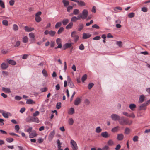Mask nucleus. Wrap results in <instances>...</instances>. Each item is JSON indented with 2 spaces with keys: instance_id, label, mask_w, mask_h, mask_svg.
Masks as SVG:
<instances>
[{
  "instance_id": "nucleus-33",
  "label": "nucleus",
  "mask_w": 150,
  "mask_h": 150,
  "mask_svg": "<svg viewBox=\"0 0 150 150\" xmlns=\"http://www.w3.org/2000/svg\"><path fill=\"white\" fill-rule=\"evenodd\" d=\"M102 131V129L100 127H98L96 129V132L97 133H99Z\"/></svg>"
},
{
  "instance_id": "nucleus-32",
  "label": "nucleus",
  "mask_w": 150,
  "mask_h": 150,
  "mask_svg": "<svg viewBox=\"0 0 150 150\" xmlns=\"http://www.w3.org/2000/svg\"><path fill=\"white\" fill-rule=\"evenodd\" d=\"M8 62L9 64L12 65H14L16 64V62L13 60H9L8 61Z\"/></svg>"
},
{
  "instance_id": "nucleus-51",
  "label": "nucleus",
  "mask_w": 150,
  "mask_h": 150,
  "mask_svg": "<svg viewBox=\"0 0 150 150\" xmlns=\"http://www.w3.org/2000/svg\"><path fill=\"white\" fill-rule=\"evenodd\" d=\"M22 97L18 96H16L15 97V99L17 100H19L22 99Z\"/></svg>"
},
{
  "instance_id": "nucleus-61",
  "label": "nucleus",
  "mask_w": 150,
  "mask_h": 150,
  "mask_svg": "<svg viewBox=\"0 0 150 150\" xmlns=\"http://www.w3.org/2000/svg\"><path fill=\"white\" fill-rule=\"evenodd\" d=\"M141 10L142 11L145 12L147 11V8L146 7H142L141 8Z\"/></svg>"
},
{
  "instance_id": "nucleus-30",
  "label": "nucleus",
  "mask_w": 150,
  "mask_h": 150,
  "mask_svg": "<svg viewBox=\"0 0 150 150\" xmlns=\"http://www.w3.org/2000/svg\"><path fill=\"white\" fill-rule=\"evenodd\" d=\"M13 29L14 31H17L18 29V27L16 24H14L13 25Z\"/></svg>"
},
{
  "instance_id": "nucleus-60",
  "label": "nucleus",
  "mask_w": 150,
  "mask_h": 150,
  "mask_svg": "<svg viewBox=\"0 0 150 150\" xmlns=\"http://www.w3.org/2000/svg\"><path fill=\"white\" fill-rule=\"evenodd\" d=\"M114 10H116V9H117V10H119L120 11H121L122 10V8L120 6H117L113 8Z\"/></svg>"
},
{
  "instance_id": "nucleus-4",
  "label": "nucleus",
  "mask_w": 150,
  "mask_h": 150,
  "mask_svg": "<svg viewBox=\"0 0 150 150\" xmlns=\"http://www.w3.org/2000/svg\"><path fill=\"white\" fill-rule=\"evenodd\" d=\"M70 144L72 149H78L76 142L74 140L71 139L70 141Z\"/></svg>"
},
{
  "instance_id": "nucleus-34",
  "label": "nucleus",
  "mask_w": 150,
  "mask_h": 150,
  "mask_svg": "<svg viewBox=\"0 0 150 150\" xmlns=\"http://www.w3.org/2000/svg\"><path fill=\"white\" fill-rule=\"evenodd\" d=\"M130 132V129L129 128H125V133L126 134H128Z\"/></svg>"
},
{
  "instance_id": "nucleus-14",
  "label": "nucleus",
  "mask_w": 150,
  "mask_h": 150,
  "mask_svg": "<svg viewBox=\"0 0 150 150\" xmlns=\"http://www.w3.org/2000/svg\"><path fill=\"white\" fill-rule=\"evenodd\" d=\"M1 68L3 69H5L7 68L8 67V64L4 63H2L1 65Z\"/></svg>"
},
{
  "instance_id": "nucleus-50",
  "label": "nucleus",
  "mask_w": 150,
  "mask_h": 150,
  "mask_svg": "<svg viewBox=\"0 0 150 150\" xmlns=\"http://www.w3.org/2000/svg\"><path fill=\"white\" fill-rule=\"evenodd\" d=\"M116 44L120 47H121L122 46V42L120 41H117Z\"/></svg>"
},
{
  "instance_id": "nucleus-5",
  "label": "nucleus",
  "mask_w": 150,
  "mask_h": 150,
  "mask_svg": "<svg viewBox=\"0 0 150 150\" xmlns=\"http://www.w3.org/2000/svg\"><path fill=\"white\" fill-rule=\"evenodd\" d=\"M56 42L58 45L57 47H55V49L61 48L62 47L61 39L59 38H57L56 40Z\"/></svg>"
},
{
  "instance_id": "nucleus-43",
  "label": "nucleus",
  "mask_w": 150,
  "mask_h": 150,
  "mask_svg": "<svg viewBox=\"0 0 150 150\" xmlns=\"http://www.w3.org/2000/svg\"><path fill=\"white\" fill-rule=\"evenodd\" d=\"M87 78V75L85 74L81 78V80L82 82H83Z\"/></svg>"
},
{
  "instance_id": "nucleus-38",
  "label": "nucleus",
  "mask_w": 150,
  "mask_h": 150,
  "mask_svg": "<svg viewBox=\"0 0 150 150\" xmlns=\"http://www.w3.org/2000/svg\"><path fill=\"white\" fill-rule=\"evenodd\" d=\"M42 72L44 76L45 77H47L48 76L47 73L45 69H43Z\"/></svg>"
},
{
  "instance_id": "nucleus-49",
  "label": "nucleus",
  "mask_w": 150,
  "mask_h": 150,
  "mask_svg": "<svg viewBox=\"0 0 150 150\" xmlns=\"http://www.w3.org/2000/svg\"><path fill=\"white\" fill-rule=\"evenodd\" d=\"M68 85L71 88H74V85L72 82H70L68 83Z\"/></svg>"
},
{
  "instance_id": "nucleus-7",
  "label": "nucleus",
  "mask_w": 150,
  "mask_h": 150,
  "mask_svg": "<svg viewBox=\"0 0 150 150\" xmlns=\"http://www.w3.org/2000/svg\"><path fill=\"white\" fill-rule=\"evenodd\" d=\"M81 97H77L75 100L74 104L76 105H78L81 103Z\"/></svg>"
},
{
  "instance_id": "nucleus-46",
  "label": "nucleus",
  "mask_w": 150,
  "mask_h": 150,
  "mask_svg": "<svg viewBox=\"0 0 150 150\" xmlns=\"http://www.w3.org/2000/svg\"><path fill=\"white\" fill-rule=\"evenodd\" d=\"M6 140L8 142L11 143L13 141V139L11 138H8L6 139Z\"/></svg>"
},
{
  "instance_id": "nucleus-40",
  "label": "nucleus",
  "mask_w": 150,
  "mask_h": 150,
  "mask_svg": "<svg viewBox=\"0 0 150 150\" xmlns=\"http://www.w3.org/2000/svg\"><path fill=\"white\" fill-rule=\"evenodd\" d=\"M62 25V23L61 22H57L55 25V28H57L60 27Z\"/></svg>"
},
{
  "instance_id": "nucleus-48",
  "label": "nucleus",
  "mask_w": 150,
  "mask_h": 150,
  "mask_svg": "<svg viewBox=\"0 0 150 150\" xmlns=\"http://www.w3.org/2000/svg\"><path fill=\"white\" fill-rule=\"evenodd\" d=\"M103 150H109V147L108 145H106L102 148Z\"/></svg>"
},
{
  "instance_id": "nucleus-29",
  "label": "nucleus",
  "mask_w": 150,
  "mask_h": 150,
  "mask_svg": "<svg viewBox=\"0 0 150 150\" xmlns=\"http://www.w3.org/2000/svg\"><path fill=\"white\" fill-rule=\"evenodd\" d=\"M73 25V23L72 22H70L66 26V28L67 29H69L72 28Z\"/></svg>"
},
{
  "instance_id": "nucleus-52",
  "label": "nucleus",
  "mask_w": 150,
  "mask_h": 150,
  "mask_svg": "<svg viewBox=\"0 0 150 150\" xmlns=\"http://www.w3.org/2000/svg\"><path fill=\"white\" fill-rule=\"evenodd\" d=\"M40 90L42 92H43L46 91L47 90V88L46 87H45L41 88Z\"/></svg>"
},
{
  "instance_id": "nucleus-55",
  "label": "nucleus",
  "mask_w": 150,
  "mask_h": 150,
  "mask_svg": "<svg viewBox=\"0 0 150 150\" xmlns=\"http://www.w3.org/2000/svg\"><path fill=\"white\" fill-rule=\"evenodd\" d=\"M138 137L136 136H134L133 138V140L134 142H137L138 141Z\"/></svg>"
},
{
  "instance_id": "nucleus-62",
  "label": "nucleus",
  "mask_w": 150,
  "mask_h": 150,
  "mask_svg": "<svg viewBox=\"0 0 150 150\" xmlns=\"http://www.w3.org/2000/svg\"><path fill=\"white\" fill-rule=\"evenodd\" d=\"M4 121V120L3 119L0 118V125L3 126L4 125V123L3 122Z\"/></svg>"
},
{
  "instance_id": "nucleus-16",
  "label": "nucleus",
  "mask_w": 150,
  "mask_h": 150,
  "mask_svg": "<svg viewBox=\"0 0 150 150\" xmlns=\"http://www.w3.org/2000/svg\"><path fill=\"white\" fill-rule=\"evenodd\" d=\"M145 98V96L144 95H141L140 96L139 99V103H142L144 100Z\"/></svg>"
},
{
  "instance_id": "nucleus-11",
  "label": "nucleus",
  "mask_w": 150,
  "mask_h": 150,
  "mask_svg": "<svg viewBox=\"0 0 150 150\" xmlns=\"http://www.w3.org/2000/svg\"><path fill=\"white\" fill-rule=\"evenodd\" d=\"M101 136L104 138H107L109 137L110 135L108 134L107 132L105 131L101 133Z\"/></svg>"
},
{
  "instance_id": "nucleus-10",
  "label": "nucleus",
  "mask_w": 150,
  "mask_h": 150,
  "mask_svg": "<svg viewBox=\"0 0 150 150\" xmlns=\"http://www.w3.org/2000/svg\"><path fill=\"white\" fill-rule=\"evenodd\" d=\"M37 135V134L35 130L29 134V137L30 138H33Z\"/></svg>"
},
{
  "instance_id": "nucleus-1",
  "label": "nucleus",
  "mask_w": 150,
  "mask_h": 150,
  "mask_svg": "<svg viewBox=\"0 0 150 150\" xmlns=\"http://www.w3.org/2000/svg\"><path fill=\"white\" fill-rule=\"evenodd\" d=\"M119 124L122 125H130L132 124V121H130L128 119H125L124 117H122L120 118L119 120Z\"/></svg>"
},
{
  "instance_id": "nucleus-63",
  "label": "nucleus",
  "mask_w": 150,
  "mask_h": 150,
  "mask_svg": "<svg viewBox=\"0 0 150 150\" xmlns=\"http://www.w3.org/2000/svg\"><path fill=\"white\" fill-rule=\"evenodd\" d=\"M25 108L23 107L21 109L20 112L21 113H23L25 112Z\"/></svg>"
},
{
  "instance_id": "nucleus-8",
  "label": "nucleus",
  "mask_w": 150,
  "mask_h": 150,
  "mask_svg": "<svg viewBox=\"0 0 150 150\" xmlns=\"http://www.w3.org/2000/svg\"><path fill=\"white\" fill-rule=\"evenodd\" d=\"M111 118L112 120L114 121L118 120L119 121L120 119V116L116 114H112L111 115Z\"/></svg>"
},
{
  "instance_id": "nucleus-42",
  "label": "nucleus",
  "mask_w": 150,
  "mask_h": 150,
  "mask_svg": "<svg viewBox=\"0 0 150 150\" xmlns=\"http://www.w3.org/2000/svg\"><path fill=\"white\" fill-rule=\"evenodd\" d=\"M79 13V10L78 9H74L73 11V13L74 15H76Z\"/></svg>"
},
{
  "instance_id": "nucleus-6",
  "label": "nucleus",
  "mask_w": 150,
  "mask_h": 150,
  "mask_svg": "<svg viewBox=\"0 0 150 150\" xmlns=\"http://www.w3.org/2000/svg\"><path fill=\"white\" fill-rule=\"evenodd\" d=\"M73 44V43L69 42L65 44L63 46V50H64L68 48H70Z\"/></svg>"
},
{
  "instance_id": "nucleus-44",
  "label": "nucleus",
  "mask_w": 150,
  "mask_h": 150,
  "mask_svg": "<svg viewBox=\"0 0 150 150\" xmlns=\"http://www.w3.org/2000/svg\"><path fill=\"white\" fill-rule=\"evenodd\" d=\"M135 16V14L133 12L129 13L128 15V17L129 18L134 17Z\"/></svg>"
},
{
  "instance_id": "nucleus-17",
  "label": "nucleus",
  "mask_w": 150,
  "mask_h": 150,
  "mask_svg": "<svg viewBox=\"0 0 150 150\" xmlns=\"http://www.w3.org/2000/svg\"><path fill=\"white\" fill-rule=\"evenodd\" d=\"M1 113H2V115L5 118H8V113L4 112V111L2 110V112Z\"/></svg>"
},
{
  "instance_id": "nucleus-23",
  "label": "nucleus",
  "mask_w": 150,
  "mask_h": 150,
  "mask_svg": "<svg viewBox=\"0 0 150 150\" xmlns=\"http://www.w3.org/2000/svg\"><path fill=\"white\" fill-rule=\"evenodd\" d=\"M2 90L4 92L7 93H9L11 92L10 89L9 88H3Z\"/></svg>"
},
{
  "instance_id": "nucleus-39",
  "label": "nucleus",
  "mask_w": 150,
  "mask_h": 150,
  "mask_svg": "<svg viewBox=\"0 0 150 150\" xmlns=\"http://www.w3.org/2000/svg\"><path fill=\"white\" fill-rule=\"evenodd\" d=\"M68 123L70 125H72L74 123V120L72 118H69L68 120Z\"/></svg>"
},
{
  "instance_id": "nucleus-56",
  "label": "nucleus",
  "mask_w": 150,
  "mask_h": 150,
  "mask_svg": "<svg viewBox=\"0 0 150 150\" xmlns=\"http://www.w3.org/2000/svg\"><path fill=\"white\" fill-rule=\"evenodd\" d=\"M83 27V24L80 25L79 26V28L78 29V30L81 31V30Z\"/></svg>"
},
{
  "instance_id": "nucleus-27",
  "label": "nucleus",
  "mask_w": 150,
  "mask_h": 150,
  "mask_svg": "<svg viewBox=\"0 0 150 150\" xmlns=\"http://www.w3.org/2000/svg\"><path fill=\"white\" fill-rule=\"evenodd\" d=\"M68 114L69 115H72L74 113V110L73 108H71L69 111H68Z\"/></svg>"
},
{
  "instance_id": "nucleus-31",
  "label": "nucleus",
  "mask_w": 150,
  "mask_h": 150,
  "mask_svg": "<svg viewBox=\"0 0 150 150\" xmlns=\"http://www.w3.org/2000/svg\"><path fill=\"white\" fill-rule=\"evenodd\" d=\"M90 36V35H88L84 33L83 34V39H86L89 38Z\"/></svg>"
},
{
  "instance_id": "nucleus-59",
  "label": "nucleus",
  "mask_w": 150,
  "mask_h": 150,
  "mask_svg": "<svg viewBox=\"0 0 150 150\" xmlns=\"http://www.w3.org/2000/svg\"><path fill=\"white\" fill-rule=\"evenodd\" d=\"M32 128L31 127H30L28 129L25 130L26 132L30 134L32 131Z\"/></svg>"
},
{
  "instance_id": "nucleus-54",
  "label": "nucleus",
  "mask_w": 150,
  "mask_h": 150,
  "mask_svg": "<svg viewBox=\"0 0 150 150\" xmlns=\"http://www.w3.org/2000/svg\"><path fill=\"white\" fill-rule=\"evenodd\" d=\"M84 103L86 105H88L90 103V101L88 99H86L84 100Z\"/></svg>"
},
{
  "instance_id": "nucleus-64",
  "label": "nucleus",
  "mask_w": 150,
  "mask_h": 150,
  "mask_svg": "<svg viewBox=\"0 0 150 150\" xmlns=\"http://www.w3.org/2000/svg\"><path fill=\"white\" fill-rule=\"evenodd\" d=\"M101 38L100 37V36H96L93 38V40H98L100 39Z\"/></svg>"
},
{
  "instance_id": "nucleus-28",
  "label": "nucleus",
  "mask_w": 150,
  "mask_h": 150,
  "mask_svg": "<svg viewBox=\"0 0 150 150\" xmlns=\"http://www.w3.org/2000/svg\"><path fill=\"white\" fill-rule=\"evenodd\" d=\"M32 116H28L26 118L25 120L27 122L30 123L32 122Z\"/></svg>"
},
{
  "instance_id": "nucleus-37",
  "label": "nucleus",
  "mask_w": 150,
  "mask_h": 150,
  "mask_svg": "<svg viewBox=\"0 0 150 150\" xmlns=\"http://www.w3.org/2000/svg\"><path fill=\"white\" fill-rule=\"evenodd\" d=\"M56 33V32L54 31L51 30L49 31V35L52 37L54 36Z\"/></svg>"
},
{
  "instance_id": "nucleus-41",
  "label": "nucleus",
  "mask_w": 150,
  "mask_h": 150,
  "mask_svg": "<svg viewBox=\"0 0 150 150\" xmlns=\"http://www.w3.org/2000/svg\"><path fill=\"white\" fill-rule=\"evenodd\" d=\"M64 28L63 27L60 28L58 30L57 33L59 34H61L64 30Z\"/></svg>"
},
{
  "instance_id": "nucleus-21",
  "label": "nucleus",
  "mask_w": 150,
  "mask_h": 150,
  "mask_svg": "<svg viewBox=\"0 0 150 150\" xmlns=\"http://www.w3.org/2000/svg\"><path fill=\"white\" fill-rule=\"evenodd\" d=\"M26 103L28 104H33L35 103L34 101L30 99L27 100Z\"/></svg>"
},
{
  "instance_id": "nucleus-57",
  "label": "nucleus",
  "mask_w": 150,
  "mask_h": 150,
  "mask_svg": "<svg viewBox=\"0 0 150 150\" xmlns=\"http://www.w3.org/2000/svg\"><path fill=\"white\" fill-rule=\"evenodd\" d=\"M93 84L92 83H89L88 85V88L89 89H90L93 86Z\"/></svg>"
},
{
  "instance_id": "nucleus-3",
  "label": "nucleus",
  "mask_w": 150,
  "mask_h": 150,
  "mask_svg": "<svg viewBox=\"0 0 150 150\" xmlns=\"http://www.w3.org/2000/svg\"><path fill=\"white\" fill-rule=\"evenodd\" d=\"M71 37L74 39V42H76L79 39V37L78 35H77L76 32L74 31L72 32L71 34Z\"/></svg>"
},
{
  "instance_id": "nucleus-12",
  "label": "nucleus",
  "mask_w": 150,
  "mask_h": 150,
  "mask_svg": "<svg viewBox=\"0 0 150 150\" xmlns=\"http://www.w3.org/2000/svg\"><path fill=\"white\" fill-rule=\"evenodd\" d=\"M124 137V135L122 134H119L117 135V139L118 140L121 141L123 139Z\"/></svg>"
},
{
  "instance_id": "nucleus-47",
  "label": "nucleus",
  "mask_w": 150,
  "mask_h": 150,
  "mask_svg": "<svg viewBox=\"0 0 150 150\" xmlns=\"http://www.w3.org/2000/svg\"><path fill=\"white\" fill-rule=\"evenodd\" d=\"M61 103L60 102L57 103L56 105V108L57 109H59L61 107Z\"/></svg>"
},
{
  "instance_id": "nucleus-45",
  "label": "nucleus",
  "mask_w": 150,
  "mask_h": 150,
  "mask_svg": "<svg viewBox=\"0 0 150 150\" xmlns=\"http://www.w3.org/2000/svg\"><path fill=\"white\" fill-rule=\"evenodd\" d=\"M73 6H68L67 8V11L69 12H70V10H71L73 9Z\"/></svg>"
},
{
  "instance_id": "nucleus-9",
  "label": "nucleus",
  "mask_w": 150,
  "mask_h": 150,
  "mask_svg": "<svg viewBox=\"0 0 150 150\" xmlns=\"http://www.w3.org/2000/svg\"><path fill=\"white\" fill-rule=\"evenodd\" d=\"M55 132L54 130L50 133L48 137V140L49 141L51 142L52 141L55 135Z\"/></svg>"
},
{
  "instance_id": "nucleus-36",
  "label": "nucleus",
  "mask_w": 150,
  "mask_h": 150,
  "mask_svg": "<svg viewBox=\"0 0 150 150\" xmlns=\"http://www.w3.org/2000/svg\"><path fill=\"white\" fill-rule=\"evenodd\" d=\"M2 24L6 26H8V22L7 20H3L2 22Z\"/></svg>"
},
{
  "instance_id": "nucleus-13",
  "label": "nucleus",
  "mask_w": 150,
  "mask_h": 150,
  "mask_svg": "<svg viewBox=\"0 0 150 150\" xmlns=\"http://www.w3.org/2000/svg\"><path fill=\"white\" fill-rule=\"evenodd\" d=\"M24 28L25 31L27 32L32 31L34 30V28L29 27L27 26H25Z\"/></svg>"
},
{
  "instance_id": "nucleus-53",
  "label": "nucleus",
  "mask_w": 150,
  "mask_h": 150,
  "mask_svg": "<svg viewBox=\"0 0 150 150\" xmlns=\"http://www.w3.org/2000/svg\"><path fill=\"white\" fill-rule=\"evenodd\" d=\"M79 49L81 50H83L84 49V47L83 45L81 44L79 47Z\"/></svg>"
},
{
  "instance_id": "nucleus-26",
  "label": "nucleus",
  "mask_w": 150,
  "mask_h": 150,
  "mask_svg": "<svg viewBox=\"0 0 150 150\" xmlns=\"http://www.w3.org/2000/svg\"><path fill=\"white\" fill-rule=\"evenodd\" d=\"M62 2L64 4V6L65 7H67L69 4V2L66 0H63Z\"/></svg>"
},
{
  "instance_id": "nucleus-24",
  "label": "nucleus",
  "mask_w": 150,
  "mask_h": 150,
  "mask_svg": "<svg viewBox=\"0 0 150 150\" xmlns=\"http://www.w3.org/2000/svg\"><path fill=\"white\" fill-rule=\"evenodd\" d=\"M28 38L27 36H24L22 38V41L24 43H26L28 41Z\"/></svg>"
},
{
  "instance_id": "nucleus-58",
  "label": "nucleus",
  "mask_w": 150,
  "mask_h": 150,
  "mask_svg": "<svg viewBox=\"0 0 150 150\" xmlns=\"http://www.w3.org/2000/svg\"><path fill=\"white\" fill-rule=\"evenodd\" d=\"M20 44V42L19 41H17L16 42V43L15 45H14V47H17L19 46Z\"/></svg>"
},
{
  "instance_id": "nucleus-20",
  "label": "nucleus",
  "mask_w": 150,
  "mask_h": 150,
  "mask_svg": "<svg viewBox=\"0 0 150 150\" xmlns=\"http://www.w3.org/2000/svg\"><path fill=\"white\" fill-rule=\"evenodd\" d=\"M119 127L118 126L115 127L113 128H112L111 131L113 132H117L119 130Z\"/></svg>"
},
{
  "instance_id": "nucleus-35",
  "label": "nucleus",
  "mask_w": 150,
  "mask_h": 150,
  "mask_svg": "<svg viewBox=\"0 0 150 150\" xmlns=\"http://www.w3.org/2000/svg\"><path fill=\"white\" fill-rule=\"evenodd\" d=\"M35 19L36 21L38 23L40 22L42 20L40 16H35Z\"/></svg>"
},
{
  "instance_id": "nucleus-15",
  "label": "nucleus",
  "mask_w": 150,
  "mask_h": 150,
  "mask_svg": "<svg viewBox=\"0 0 150 150\" xmlns=\"http://www.w3.org/2000/svg\"><path fill=\"white\" fill-rule=\"evenodd\" d=\"M29 37L31 38V40L34 41L35 40V36L34 33H29Z\"/></svg>"
},
{
  "instance_id": "nucleus-25",
  "label": "nucleus",
  "mask_w": 150,
  "mask_h": 150,
  "mask_svg": "<svg viewBox=\"0 0 150 150\" xmlns=\"http://www.w3.org/2000/svg\"><path fill=\"white\" fill-rule=\"evenodd\" d=\"M69 20L68 19H64L62 21V23L63 25H66L69 22Z\"/></svg>"
},
{
  "instance_id": "nucleus-18",
  "label": "nucleus",
  "mask_w": 150,
  "mask_h": 150,
  "mask_svg": "<svg viewBox=\"0 0 150 150\" xmlns=\"http://www.w3.org/2000/svg\"><path fill=\"white\" fill-rule=\"evenodd\" d=\"M108 145L109 146H112L114 145V142L112 139H109L107 142Z\"/></svg>"
},
{
  "instance_id": "nucleus-2",
  "label": "nucleus",
  "mask_w": 150,
  "mask_h": 150,
  "mask_svg": "<svg viewBox=\"0 0 150 150\" xmlns=\"http://www.w3.org/2000/svg\"><path fill=\"white\" fill-rule=\"evenodd\" d=\"M88 15V11L86 9H84L82 13L79 15V18L84 19L86 18Z\"/></svg>"
},
{
  "instance_id": "nucleus-19",
  "label": "nucleus",
  "mask_w": 150,
  "mask_h": 150,
  "mask_svg": "<svg viewBox=\"0 0 150 150\" xmlns=\"http://www.w3.org/2000/svg\"><path fill=\"white\" fill-rule=\"evenodd\" d=\"M136 106L134 104H131L129 105V108L132 110L134 111L136 108Z\"/></svg>"
},
{
  "instance_id": "nucleus-22",
  "label": "nucleus",
  "mask_w": 150,
  "mask_h": 150,
  "mask_svg": "<svg viewBox=\"0 0 150 150\" xmlns=\"http://www.w3.org/2000/svg\"><path fill=\"white\" fill-rule=\"evenodd\" d=\"M80 18H79V15L77 17L76 16L73 17L71 19V21L72 22H76L78 20H79Z\"/></svg>"
}]
</instances>
